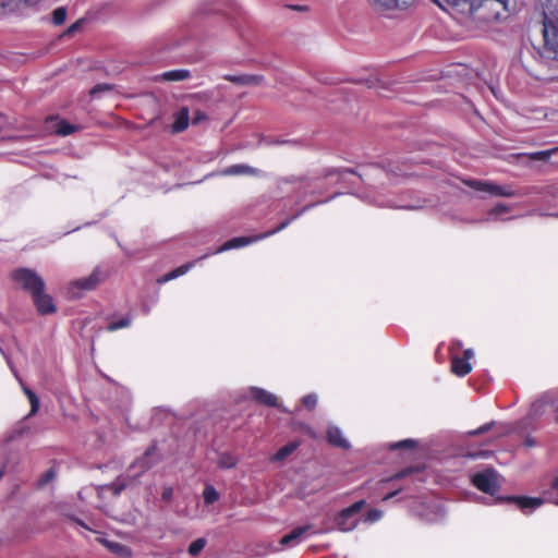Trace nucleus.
<instances>
[{"label": "nucleus", "mask_w": 558, "mask_h": 558, "mask_svg": "<svg viewBox=\"0 0 558 558\" xmlns=\"http://www.w3.org/2000/svg\"><path fill=\"white\" fill-rule=\"evenodd\" d=\"M104 280L105 276L99 268H96L89 276L73 281L72 286L80 290L92 291Z\"/></svg>", "instance_id": "8"}, {"label": "nucleus", "mask_w": 558, "mask_h": 558, "mask_svg": "<svg viewBox=\"0 0 558 558\" xmlns=\"http://www.w3.org/2000/svg\"><path fill=\"white\" fill-rule=\"evenodd\" d=\"M300 446L299 440L290 441L287 445L282 446L271 458V462H280L292 454Z\"/></svg>", "instance_id": "17"}, {"label": "nucleus", "mask_w": 558, "mask_h": 558, "mask_svg": "<svg viewBox=\"0 0 558 558\" xmlns=\"http://www.w3.org/2000/svg\"><path fill=\"white\" fill-rule=\"evenodd\" d=\"M252 397L255 401H257L260 404L267 405V407H276L277 405V397L269 391L254 387L251 389Z\"/></svg>", "instance_id": "15"}, {"label": "nucleus", "mask_w": 558, "mask_h": 558, "mask_svg": "<svg viewBox=\"0 0 558 558\" xmlns=\"http://www.w3.org/2000/svg\"><path fill=\"white\" fill-rule=\"evenodd\" d=\"M414 471H415L414 468H407V469L398 472L397 474H395L389 481L398 480V478H403V477L412 474Z\"/></svg>", "instance_id": "41"}, {"label": "nucleus", "mask_w": 558, "mask_h": 558, "mask_svg": "<svg viewBox=\"0 0 558 558\" xmlns=\"http://www.w3.org/2000/svg\"><path fill=\"white\" fill-rule=\"evenodd\" d=\"M0 353H2V354H3V349H2L1 347H0Z\"/></svg>", "instance_id": "56"}, {"label": "nucleus", "mask_w": 558, "mask_h": 558, "mask_svg": "<svg viewBox=\"0 0 558 558\" xmlns=\"http://www.w3.org/2000/svg\"><path fill=\"white\" fill-rule=\"evenodd\" d=\"M289 223H290V219L281 222L275 230L268 232L266 235H271V234H275V233L283 230Z\"/></svg>", "instance_id": "48"}, {"label": "nucleus", "mask_w": 558, "mask_h": 558, "mask_svg": "<svg viewBox=\"0 0 558 558\" xmlns=\"http://www.w3.org/2000/svg\"><path fill=\"white\" fill-rule=\"evenodd\" d=\"M123 487H119V489H116V493H119L120 490H122Z\"/></svg>", "instance_id": "55"}, {"label": "nucleus", "mask_w": 558, "mask_h": 558, "mask_svg": "<svg viewBox=\"0 0 558 558\" xmlns=\"http://www.w3.org/2000/svg\"><path fill=\"white\" fill-rule=\"evenodd\" d=\"M131 325V319L129 317H123L119 320L112 322L107 326V330L112 332L118 329L126 328Z\"/></svg>", "instance_id": "30"}, {"label": "nucleus", "mask_w": 558, "mask_h": 558, "mask_svg": "<svg viewBox=\"0 0 558 558\" xmlns=\"http://www.w3.org/2000/svg\"><path fill=\"white\" fill-rule=\"evenodd\" d=\"M66 19V9L64 7H59L52 12V23L54 25H62Z\"/></svg>", "instance_id": "29"}, {"label": "nucleus", "mask_w": 558, "mask_h": 558, "mask_svg": "<svg viewBox=\"0 0 558 558\" xmlns=\"http://www.w3.org/2000/svg\"><path fill=\"white\" fill-rule=\"evenodd\" d=\"M464 184L475 191H481L488 193L493 196H500V197H514L519 194L509 185H498L493 182L488 181H481V180H466L464 181Z\"/></svg>", "instance_id": "3"}, {"label": "nucleus", "mask_w": 558, "mask_h": 558, "mask_svg": "<svg viewBox=\"0 0 558 558\" xmlns=\"http://www.w3.org/2000/svg\"><path fill=\"white\" fill-rule=\"evenodd\" d=\"M456 345H457L458 348H461V347H462L461 341H457V342H456Z\"/></svg>", "instance_id": "53"}, {"label": "nucleus", "mask_w": 558, "mask_h": 558, "mask_svg": "<svg viewBox=\"0 0 558 558\" xmlns=\"http://www.w3.org/2000/svg\"><path fill=\"white\" fill-rule=\"evenodd\" d=\"M328 442L338 448L348 449L350 444L343 437L342 432L337 426H330L327 430Z\"/></svg>", "instance_id": "16"}, {"label": "nucleus", "mask_w": 558, "mask_h": 558, "mask_svg": "<svg viewBox=\"0 0 558 558\" xmlns=\"http://www.w3.org/2000/svg\"><path fill=\"white\" fill-rule=\"evenodd\" d=\"M474 352L472 349H466L463 351L462 355H453L451 356V371L454 375L459 377H464L472 371V365L470 360L473 357Z\"/></svg>", "instance_id": "6"}, {"label": "nucleus", "mask_w": 558, "mask_h": 558, "mask_svg": "<svg viewBox=\"0 0 558 558\" xmlns=\"http://www.w3.org/2000/svg\"><path fill=\"white\" fill-rule=\"evenodd\" d=\"M172 488L171 487H165L161 494V497L163 500L168 501L172 498Z\"/></svg>", "instance_id": "47"}, {"label": "nucleus", "mask_w": 558, "mask_h": 558, "mask_svg": "<svg viewBox=\"0 0 558 558\" xmlns=\"http://www.w3.org/2000/svg\"><path fill=\"white\" fill-rule=\"evenodd\" d=\"M78 128L65 120H59L56 124V133L60 136H68L76 132Z\"/></svg>", "instance_id": "22"}, {"label": "nucleus", "mask_w": 558, "mask_h": 558, "mask_svg": "<svg viewBox=\"0 0 558 558\" xmlns=\"http://www.w3.org/2000/svg\"><path fill=\"white\" fill-rule=\"evenodd\" d=\"M551 153H553L551 150L535 151V153L529 154V158L531 160L545 161L551 156Z\"/></svg>", "instance_id": "34"}, {"label": "nucleus", "mask_w": 558, "mask_h": 558, "mask_svg": "<svg viewBox=\"0 0 558 558\" xmlns=\"http://www.w3.org/2000/svg\"><path fill=\"white\" fill-rule=\"evenodd\" d=\"M311 529V525H304V526H298L295 529H293L290 533L283 535L281 538H280V546L281 547H292L296 544H299L305 533Z\"/></svg>", "instance_id": "11"}, {"label": "nucleus", "mask_w": 558, "mask_h": 558, "mask_svg": "<svg viewBox=\"0 0 558 558\" xmlns=\"http://www.w3.org/2000/svg\"><path fill=\"white\" fill-rule=\"evenodd\" d=\"M23 391L31 403L29 416L35 415L39 410V399L36 393L27 387H23Z\"/></svg>", "instance_id": "25"}, {"label": "nucleus", "mask_w": 558, "mask_h": 558, "mask_svg": "<svg viewBox=\"0 0 558 558\" xmlns=\"http://www.w3.org/2000/svg\"><path fill=\"white\" fill-rule=\"evenodd\" d=\"M203 498L206 505H211L219 499V494L214 486L207 485L203 490Z\"/></svg>", "instance_id": "26"}, {"label": "nucleus", "mask_w": 558, "mask_h": 558, "mask_svg": "<svg viewBox=\"0 0 558 558\" xmlns=\"http://www.w3.org/2000/svg\"><path fill=\"white\" fill-rule=\"evenodd\" d=\"M218 464L222 469H232L238 464V459L230 453H223L219 457Z\"/></svg>", "instance_id": "27"}, {"label": "nucleus", "mask_w": 558, "mask_h": 558, "mask_svg": "<svg viewBox=\"0 0 558 558\" xmlns=\"http://www.w3.org/2000/svg\"><path fill=\"white\" fill-rule=\"evenodd\" d=\"M98 542L118 557L129 558L132 555L130 547L119 542L109 541L107 538H98Z\"/></svg>", "instance_id": "13"}, {"label": "nucleus", "mask_w": 558, "mask_h": 558, "mask_svg": "<svg viewBox=\"0 0 558 558\" xmlns=\"http://www.w3.org/2000/svg\"><path fill=\"white\" fill-rule=\"evenodd\" d=\"M251 242H252V239L247 238V236L233 238V239L225 242L222 244V246H220L217 250V252H223V251H228V250H232V248L242 247V246L250 244Z\"/></svg>", "instance_id": "19"}, {"label": "nucleus", "mask_w": 558, "mask_h": 558, "mask_svg": "<svg viewBox=\"0 0 558 558\" xmlns=\"http://www.w3.org/2000/svg\"><path fill=\"white\" fill-rule=\"evenodd\" d=\"M302 404L308 410H314L317 404L316 396L313 393L304 396L302 398Z\"/></svg>", "instance_id": "36"}, {"label": "nucleus", "mask_w": 558, "mask_h": 558, "mask_svg": "<svg viewBox=\"0 0 558 558\" xmlns=\"http://www.w3.org/2000/svg\"><path fill=\"white\" fill-rule=\"evenodd\" d=\"M0 353H2V354H3V349H2L1 347H0Z\"/></svg>", "instance_id": "57"}, {"label": "nucleus", "mask_w": 558, "mask_h": 558, "mask_svg": "<svg viewBox=\"0 0 558 558\" xmlns=\"http://www.w3.org/2000/svg\"><path fill=\"white\" fill-rule=\"evenodd\" d=\"M82 24H83V20L76 21L75 23H73L71 26H69L66 28V31L64 32V35H71V34L75 33L76 31H78L82 27Z\"/></svg>", "instance_id": "42"}, {"label": "nucleus", "mask_w": 558, "mask_h": 558, "mask_svg": "<svg viewBox=\"0 0 558 558\" xmlns=\"http://www.w3.org/2000/svg\"><path fill=\"white\" fill-rule=\"evenodd\" d=\"M556 422L558 423V415H557Z\"/></svg>", "instance_id": "58"}, {"label": "nucleus", "mask_w": 558, "mask_h": 558, "mask_svg": "<svg viewBox=\"0 0 558 558\" xmlns=\"http://www.w3.org/2000/svg\"><path fill=\"white\" fill-rule=\"evenodd\" d=\"M10 277L21 289L31 295L45 290V281L33 269L17 268L11 272Z\"/></svg>", "instance_id": "1"}, {"label": "nucleus", "mask_w": 558, "mask_h": 558, "mask_svg": "<svg viewBox=\"0 0 558 558\" xmlns=\"http://www.w3.org/2000/svg\"><path fill=\"white\" fill-rule=\"evenodd\" d=\"M111 89V86L108 85V84H97L95 85L90 90H89V95L92 97L96 96L98 93L100 92H105V90H110Z\"/></svg>", "instance_id": "40"}, {"label": "nucleus", "mask_w": 558, "mask_h": 558, "mask_svg": "<svg viewBox=\"0 0 558 558\" xmlns=\"http://www.w3.org/2000/svg\"><path fill=\"white\" fill-rule=\"evenodd\" d=\"M82 526L86 527V525L84 524V522L82 521H77Z\"/></svg>", "instance_id": "54"}, {"label": "nucleus", "mask_w": 558, "mask_h": 558, "mask_svg": "<svg viewBox=\"0 0 558 558\" xmlns=\"http://www.w3.org/2000/svg\"><path fill=\"white\" fill-rule=\"evenodd\" d=\"M194 263H186L169 272H167L166 275H163L162 277L158 278L157 279V282L159 284H162V283H166L170 280H173L184 274H186L192 267H193Z\"/></svg>", "instance_id": "18"}, {"label": "nucleus", "mask_w": 558, "mask_h": 558, "mask_svg": "<svg viewBox=\"0 0 558 558\" xmlns=\"http://www.w3.org/2000/svg\"><path fill=\"white\" fill-rule=\"evenodd\" d=\"M389 172L396 174L397 177H407V175H410L411 173L408 172L407 170H403L401 169L399 166H396L393 168H390L389 169Z\"/></svg>", "instance_id": "45"}, {"label": "nucleus", "mask_w": 558, "mask_h": 558, "mask_svg": "<svg viewBox=\"0 0 558 558\" xmlns=\"http://www.w3.org/2000/svg\"><path fill=\"white\" fill-rule=\"evenodd\" d=\"M549 495V499L558 505V475L551 482Z\"/></svg>", "instance_id": "38"}, {"label": "nucleus", "mask_w": 558, "mask_h": 558, "mask_svg": "<svg viewBox=\"0 0 558 558\" xmlns=\"http://www.w3.org/2000/svg\"><path fill=\"white\" fill-rule=\"evenodd\" d=\"M556 216L558 217V214Z\"/></svg>", "instance_id": "59"}, {"label": "nucleus", "mask_w": 558, "mask_h": 558, "mask_svg": "<svg viewBox=\"0 0 558 558\" xmlns=\"http://www.w3.org/2000/svg\"><path fill=\"white\" fill-rule=\"evenodd\" d=\"M173 123L171 125V133L179 134L185 131L190 123V110L187 107H181L179 111L173 114Z\"/></svg>", "instance_id": "12"}, {"label": "nucleus", "mask_w": 558, "mask_h": 558, "mask_svg": "<svg viewBox=\"0 0 558 558\" xmlns=\"http://www.w3.org/2000/svg\"><path fill=\"white\" fill-rule=\"evenodd\" d=\"M227 172L230 174H244V173H253L254 170L250 166H246V165H234V166H231Z\"/></svg>", "instance_id": "31"}, {"label": "nucleus", "mask_w": 558, "mask_h": 558, "mask_svg": "<svg viewBox=\"0 0 558 558\" xmlns=\"http://www.w3.org/2000/svg\"><path fill=\"white\" fill-rule=\"evenodd\" d=\"M523 445H524V447H526V448H532V447L536 446V440H535L533 437L527 436V437L524 439Z\"/></svg>", "instance_id": "49"}, {"label": "nucleus", "mask_w": 558, "mask_h": 558, "mask_svg": "<svg viewBox=\"0 0 558 558\" xmlns=\"http://www.w3.org/2000/svg\"><path fill=\"white\" fill-rule=\"evenodd\" d=\"M400 490L401 489H396V490H393L391 493H388L387 495H385L383 497V501H387V500L391 499L392 497L397 496L400 493Z\"/></svg>", "instance_id": "50"}, {"label": "nucleus", "mask_w": 558, "mask_h": 558, "mask_svg": "<svg viewBox=\"0 0 558 558\" xmlns=\"http://www.w3.org/2000/svg\"><path fill=\"white\" fill-rule=\"evenodd\" d=\"M56 477V471L53 469L47 470L38 480V486L44 487Z\"/></svg>", "instance_id": "32"}, {"label": "nucleus", "mask_w": 558, "mask_h": 558, "mask_svg": "<svg viewBox=\"0 0 558 558\" xmlns=\"http://www.w3.org/2000/svg\"><path fill=\"white\" fill-rule=\"evenodd\" d=\"M302 430L308 436L311 437L312 439H316L317 438V434L316 432L308 425H304L302 427Z\"/></svg>", "instance_id": "46"}, {"label": "nucleus", "mask_w": 558, "mask_h": 558, "mask_svg": "<svg viewBox=\"0 0 558 558\" xmlns=\"http://www.w3.org/2000/svg\"><path fill=\"white\" fill-rule=\"evenodd\" d=\"M383 517V511L378 509H369L364 518L365 522L374 523Z\"/></svg>", "instance_id": "33"}, {"label": "nucleus", "mask_w": 558, "mask_h": 558, "mask_svg": "<svg viewBox=\"0 0 558 558\" xmlns=\"http://www.w3.org/2000/svg\"><path fill=\"white\" fill-rule=\"evenodd\" d=\"M282 181L286 183L296 182V180L294 178L293 179H283Z\"/></svg>", "instance_id": "51"}, {"label": "nucleus", "mask_w": 558, "mask_h": 558, "mask_svg": "<svg viewBox=\"0 0 558 558\" xmlns=\"http://www.w3.org/2000/svg\"><path fill=\"white\" fill-rule=\"evenodd\" d=\"M551 196H553V197L558 198V189H555V190L551 192Z\"/></svg>", "instance_id": "52"}, {"label": "nucleus", "mask_w": 558, "mask_h": 558, "mask_svg": "<svg viewBox=\"0 0 558 558\" xmlns=\"http://www.w3.org/2000/svg\"><path fill=\"white\" fill-rule=\"evenodd\" d=\"M416 446V442L413 439H404L401 441H398L391 446V449H412Z\"/></svg>", "instance_id": "35"}, {"label": "nucleus", "mask_w": 558, "mask_h": 558, "mask_svg": "<svg viewBox=\"0 0 558 558\" xmlns=\"http://www.w3.org/2000/svg\"><path fill=\"white\" fill-rule=\"evenodd\" d=\"M384 169L381 167H379V166H371V167L367 168L366 172L359 173L355 169H350V168L336 169V168H332V169H328L324 173V177H329V175L342 177L344 173H350V174H355V175L360 177V179L362 181H365L364 177H369L371 174L380 173Z\"/></svg>", "instance_id": "10"}, {"label": "nucleus", "mask_w": 558, "mask_h": 558, "mask_svg": "<svg viewBox=\"0 0 558 558\" xmlns=\"http://www.w3.org/2000/svg\"><path fill=\"white\" fill-rule=\"evenodd\" d=\"M32 298L36 310L40 315H49L57 312L52 298L49 294H46L45 290H41L38 293L35 292Z\"/></svg>", "instance_id": "7"}, {"label": "nucleus", "mask_w": 558, "mask_h": 558, "mask_svg": "<svg viewBox=\"0 0 558 558\" xmlns=\"http://www.w3.org/2000/svg\"><path fill=\"white\" fill-rule=\"evenodd\" d=\"M23 391L31 403L29 416L35 415L39 410V399L36 393L27 387H23Z\"/></svg>", "instance_id": "24"}, {"label": "nucleus", "mask_w": 558, "mask_h": 558, "mask_svg": "<svg viewBox=\"0 0 558 558\" xmlns=\"http://www.w3.org/2000/svg\"><path fill=\"white\" fill-rule=\"evenodd\" d=\"M365 505L366 501L361 499L353 502L348 508L342 509L335 519L338 530L341 532L353 531L359 524L357 514L365 507Z\"/></svg>", "instance_id": "2"}, {"label": "nucleus", "mask_w": 558, "mask_h": 558, "mask_svg": "<svg viewBox=\"0 0 558 558\" xmlns=\"http://www.w3.org/2000/svg\"><path fill=\"white\" fill-rule=\"evenodd\" d=\"M440 8H444V3L451 5V7H458L461 4L462 0H434Z\"/></svg>", "instance_id": "43"}, {"label": "nucleus", "mask_w": 558, "mask_h": 558, "mask_svg": "<svg viewBox=\"0 0 558 558\" xmlns=\"http://www.w3.org/2000/svg\"><path fill=\"white\" fill-rule=\"evenodd\" d=\"M494 423H486L484 425H482L481 427H478L477 429L473 430V432H470L471 435H481V434H484L486 432H488L492 427Z\"/></svg>", "instance_id": "44"}, {"label": "nucleus", "mask_w": 558, "mask_h": 558, "mask_svg": "<svg viewBox=\"0 0 558 558\" xmlns=\"http://www.w3.org/2000/svg\"><path fill=\"white\" fill-rule=\"evenodd\" d=\"M206 120H208L207 113L202 110H197V111H195V113L192 118V124L197 125Z\"/></svg>", "instance_id": "39"}, {"label": "nucleus", "mask_w": 558, "mask_h": 558, "mask_svg": "<svg viewBox=\"0 0 558 558\" xmlns=\"http://www.w3.org/2000/svg\"><path fill=\"white\" fill-rule=\"evenodd\" d=\"M510 210V208L505 205V204H497L496 206H494L489 211H488V215L490 217H497L501 214H506Z\"/></svg>", "instance_id": "37"}, {"label": "nucleus", "mask_w": 558, "mask_h": 558, "mask_svg": "<svg viewBox=\"0 0 558 558\" xmlns=\"http://www.w3.org/2000/svg\"><path fill=\"white\" fill-rule=\"evenodd\" d=\"M374 3L384 9L407 8L415 0H373Z\"/></svg>", "instance_id": "21"}, {"label": "nucleus", "mask_w": 558, "mask_h": 558, "mask_svg": "<svg viewBox=\"0 0 558 558\" xmlns=\"http://www.w3.org/2000/svg\"><path fill=\"white\" fill-rule=\"evenodd\" d=\"M223 80L240 86H258L264 83V76L256 74H227Z\"/></svg>", "instance_id": "9"}, {"label": "nucleus", "mask_w": 558, "mask_h": 558, "mask_svg": "<svg viewBox=\"0 0 558 558\" xmlns=\"http://www.w3.org/2000/svg\"><path fill=\"white\" fill-rule=\"evenodd\" d=\"M509 502H514L521 510L535 509L543 504V499L526 496H509L506 498Z\"/></svg>", "instance_id": "14"}, {"label": "nucleus", "mask_w": 558, "mask_h": 558, "mask_svg": "<svg viewBox=\"0 0 558 558\" xmlns=\"http://www.w3.org/2000/svg\"><path fill=\"white\" fill-rule=\"evenodd\" d=\"M23 391L31 403L29 416L35 415L39 410V399L36 393L27 387H23Z\"/></svg>", "instance_id": "23"}, {"label": "nucleus", "mask_w": 558, "mask_h": 558, "mask_svg": "<svg viewBox=\"0 0 558 558\" xmlns=\"http://www.w3.org/2000/svg\"><path fill=\"white\" fill-rule=\"evenodd\" d=\"M543 38L547 50L558 53V19L554 22L544 13Z\"/></svg>", "instance_id": "5"}, {"label": "nucleus", "mask_w": 558, "mask_h": 558, "mask_svg": "<svg viewBox=\"0 0 558 558\" xmlns=\"http://www.w3.org/2000/svg\"><path fill=\"white\" fill-rule=\"evenodd\" d=\"M190 77V71L189 70H171L163 72L161 74V78L167 82H179L184 81Z\"/></svg>", "instance_id": "20"}, {"label": "nucleus", "mask_w": 558, "mask_h": 558, "mask_svg": "<svg viewBox=\"0 0 558 558\" xmlns=\"http://www.w3.org/2000/svg\"><path fill=\"white\" fill-rule=\"evenodd\" d=\"M471 481L478 490L488 495H495L499 489L497 473L493 469L475 473Z\"/></svg>", "instance_id": "4"}, {"label": "nucleus", "mask_w": 558, "mask_h": 558, "mask_svg": "<svg viewBox=\"0 0 558 558\" xmlns=\"http://www.w3.org/2000/svg\"><path fill=\"white\" fill-rule=\"evenodd\" d=\"M205 545H206V539L203 537H199L190 544L187 551L191 556H197L203 550Z\"/></svg>", "instance_id": "28"}]
</instances>
